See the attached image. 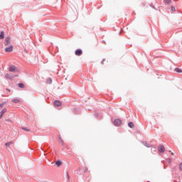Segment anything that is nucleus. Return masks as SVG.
<instances>
[{
	"mask_svg": "<svg viewBox=\"0 0 182 182\" xmlns=\"http://www.w3.org/2000/svg\"><path fill=\"white\" fill-rule=\"evenodd\" d=\"M46 82H47V83H48V85H52V78L48 77V78L47 79Z\"/></svg>",
	"mask_w": 182,
	"mask_h": 182,
	"instance_id": "16",
	"label": "nucleus"
},
{
	"mask_svg": "<svg viewBox=\"0 0 182 182\" xmlns=\"http://www.w3.org/2000/svg\"><path fill=\"white\" fill-rule=\"evenodd\" d=\"M11 43V37H6L4 41V46H8Z\"/></svg>",
	"mask_w": 182,
	"mask_h": 182,
	"instance_id": "5",
	"label": "nucleus"
},
{
	"mask_svg": "<svg viewBox=\"0 0 182 182\" xmlns=\"http://www.w3.org/2000/svg\"><path fill=\"white\" fill-rule=\"evenodd\" d=\"M11 144H12V141L6 143L5 146H6V147H9V146H11Z\"/></svg>",
	"mask_w": 182,
	"mask_h": 182,
	"instance_id": "20",
	"label": "nucleus"
},
{
	"mask_svg": "<svg viewBox=\"0 0 182 182\" xmlns=\"http://www.w3.org/2000/svg\"><path fill=\"white\" fill-rule=\"evenodd\" d=\"M6 90L7 92H11V90H9V89H8V88H6Z\"/></svg>",
	"mask_w": 182,
	"mask_h": 182,
	"instance_id": "28",
	"label": "nucleus"
},
{
	"mask_svg": "<svg viewBox=\"0 0 182 182\" xmlns=\"http://www.w3.org/2000/svg\"><path fill=\"white\" fill-rule=\"evenodd\" d=\"M179 169L182 171V163L179 164Z\"/></svg>",
	"mask_w": 182,
	"mask_h": 182,
	"instance_id": "23",
	"label": "nucleus"
},
{
	"mask_svg": "<svg viewBox=\"0 0 182 182\" xmlns=\"http://www.w3.org/2000/svg\"><path fill=\"white\" fill-rule=\"evenodd\" d=\"M128 126L129 127H130V129H133V127H134V123H133L132 122H130L128 123Z\"/></svg>",
	"mask_w": 182,
	"mask_h": 182,
	"instance_id": "13",
	"label": "nucleus"
},
{
	"mask_svg": "<svg viewBox=\"0 0 182 182\" xmlns=\"http://www.w3.org/2000/svg\"><path fill=\"white\" fill-rule=\"evenodd\" d=\"M18 86L21 89H23V87H25V85H23V83H18Z\"/></svg>",
	"mask_w": 182,
	"mask_h": 182,
	"instance_id": "17",
	"label": "nucleus"
},
{
	"mask_svg": "<svg viewBox=\"0 0 182 182\" xmlns=\"http://www.w3.org/2000/svg\"><path fill=\"white\" fill-rule=\"evenodd\" d=\"M171 10L173 11H176V7L172 6V7H171Z\"/></svg>",
	"mask_w": 182,
	"mask_h": 182,
	"instance_id": "24",
	"label": "nucleus"
},
{
	"mask_svg": "<svg viewBox=\"0 0 182 182\" xmlns=\"http://www.w3.org/2000/svg\"><path fill=\"white\" fill-rule=\"evenodd\" d=\"M9 71L14 72V73H18V72H19V70L15 65H10L9 68Z\"/></svg>",
	"mask_w": 182,
	"mask_h": 182,
	"instance_id": "1",
	"label": "nucleus"
},
{
	"mask_svg": "<svg viewBox=\"0 0 182 182\" xmlns=\"http://www.w3.org/2000/svg\"><path fill=\"white\" fill-rule=\"evenodd\" d=\"M6 112V108L3 109L0 112V119H2V117L4 116V114H5Z\"/></svg>",
	"mask_w": 182,
	"mask_h": 182,
	"instance_id": "9",
	"label": "nucleus"
},
{
	"mask_svg": "<svg viewBox=\"0 0 182 182\" xmlns=\"http://www.w3.org/2000/svg\"><path fill=\"white\" fill-rule=\"evenodd\" d=\"M122 33L121 32H119V35L121 34Z\"/></svg>",
	"mask_w": 182,
	"mask_h": 182,
	"instance_id": "33",
	"label": "nucleus"
},
{
	"mask_svg": "<svg viewBox=\"0 0 182 182\" xmlns=\"http://www.w3.org/2000/svg\"><path fill=\"white\" fill-rule=\"evenodd\" d=\"M14 77H15V76L13 74H8V73L5 74L6 79H10L11 80H12Z\"/></svg>",
	"mask_w": 182,
	"mask_h": 182,
	"instance_id": "6",
	"label": "nucleus"
},
{
	"mask_svg": "<svg viewBox=\"0 0 182 182\" xmlns=\"http://www.w3.org/2000/svg\"><path fill=\"white\" fill-rule=\"evenodd\" d=\"M59 141L63 144V140L59 136Z\"/></svg>",
	"mask_w": 182,
	"mask_h": 182,
	"instance_id": "22",
	"label": "nucleus"
},
{
	"mask_svg": "<svg viewBox=\"0 0 182 182\" xmlns=\"http://www.w3.org/2000/svg\"><path fill=\"white\" fill-rule=\"evenodd\" d=\"M95 117L97 118V119H100L101 116H100V114L96 112L95 114Z\"/></svg>",
	"mask_w": 182,
	"mask_h": 182,
	"instance_id": "18",
	"label": "nucleus"
},
{
	"mask_svg": "<svg viewBox=\"0 0 182 182\" xmlns=\"http://www.w3.org/2000/svg\"><path fill=\"white\" fill-rule=\"evenodd\" d=\"M105 60H106V59H103L101 62V64L103 65V63L105 62Z\"/></svg>",
	"mask_w": 182,
	"mask_h": 182,
	"instance_id": "26",
	"label": "nucleus"
},
{
	"mask_svg": "<svg viewBox=\"0 0 182 182\" xmlns=\"http://www.w3.org/2000/svg\"><path fill=\"white\" fill-rule=\"evenodd\" d=\"M171 161L170 159H168V163H171Z\"/></svg>",
	"mask_w": 182,
	"mask_h": 182,
	"instance_id": "31",
	"label": "nucleus"
},
{
	"mask_svg": "<svg viewBox=\"0 0 182 182\" xmlns=\"http://www.w3.org/2000/svg\"><path fill=\"white\" fill-rule=\"evenodd\" d=\"M14 77H18V75H14Z\"/></svg>",
	"mask_w": 182,
	"mask_h": 182,
	"instance_id": "30",
	"label": "nucleus"
},
{
	"mask_svg": "<svg viewBox=\"0 0 182 182\" xmlns=\"http://www.w3.org/2000/svg\"><path fill=\"white\" fill-rule=\"evenodd\" d=\"M158 150L159 153H164V151H166V148H164V146L163 145H159L158 146Z\"/></svg>",
	"mask_w": 182,
	"mask_h": 182,
	"instance_id": "4",
	"label": "nucleus"
},
{
	"mask_svg": "<svg viewBox=\"0 0 182 182\" xmlns=\"http://www.w3.org/2000/svg\"><path fill=\"white\" fill-rule=\"evenodd\" d=\"M21 129H22V130H24V132H31V129H29L25 127H23Z\"/></svg>",
	"mask_w": 182,
	"mask_h": 182,
	"instance_id": "19",
	"label": "nucleus"
},
{
	"mask_svg": "<svg viewBox=\"0 0 182 182\" xmlns=\"http://www.w3.org/2000/svg\"><path fill=\"white\" fill-rule=\"evenodd\" d=\"M6 122H11V119H6Z\"/></svg>",
	"mask_w": 182,
	"mask_h": 182,
	"instance_id": "29",
	"label": "nucleus"
},
{
	"mask_svg": "<svg viewBox=\"0 0 182 182\" xmlns=\"http://www.w3.org/2000/svg\"><path fill=\"white\" fill-rule=\"evenodd\" d=\"M76 56H81L82 53H83V51H82L81 49H77L75 52Z\"/></svg>",
	"mask_w": 182,
	"mask_h": 182,
	"instance_id": "7",
	"label": "nucleus"
},
{
	"mask_svg": "<svg viewBox=\"0 0 182 182\" xmlns=\"http://www.w3.org/2000/svg\"><path fill=\"white\" fill-rule=\"evenodd\" d=\"M55 164H56L57 167H60V166H62V161L58 160L55 161Z\"/></svg>",
	"mask_w": 182,
	"mask_h": 182,
	"instance_id": "12",
	"label": "nucleus"
},
{
	"mask_svg": "<svg viewBox=\"0 0 182 182\" xmlns=\"http://www.w3.org/2000/svg\"><path fill=\"white\" fill-rule=\"evenodd\" d=\"M4 107V104H0V109Z\"/></svg>",
	"mask_w": 182,
	"mask_h": 182,
	"instance_id": "27",
	"label": "nucleus"
},
{
	"mask_svg": "<svg viewBox=\"0 0 182 182\" xmlns=\"http://www.w3.org/2000/svg\"><path fill=\"white\" fill-rule=\"evenodd\" d=\"M174 154L173 153H171V155L173 156Z\"/></svg>",
	"mask_w": 182,
	"mask_h": 182,
	"instance_id": "32",
	"label": "nucleus"
},
{
	"mask_svg": "<svg viewBox=\"0 0 182 182\" xmlns=\"http://www.w3.org/2000/svg\"><path fill=\"white\" fill-rule=\"evenodd\" d=\"M114 126H120V124H122V120L120 119H116L114 121Z\"/></svg>",
	"mask_w": 182,
	"mask_h": 182,
	"instance_id": "3",
	"label": "nucleus"
},
{
	"mask_svg": "<svg viewBox=\"0 0 182 182\" xmlns=\"http://www.w3.org/2000/svg\"><path fill=\"white\" fill-rule=\"evenodd\" d=\"M54 106L55 107H59V106H62V102H60V101H59V100H55L54 102Z\"/></svg>",
	"mask_w": 182,
	"mask_h": 182,
	"instance_id": "8",
	"label": "nucleus"
},
{
	"mask_svg": "<svg viewBox=\"0 0 182 182\" xmlns=\"http://www.w3.org/2000/svg\"><path fill=\"white\" fill-rule=\"evenodd\" d=\"M142 144H144V146H145V147H148V148L151 147V144L147 143L146 141L142 142Z\"/></svg>",
	"mask_w": 182,
	"mask_h": 182,
	"instance_id": "10",
	"label": "nucleus"
},
{
	"mask_svg": "<svg viewBox=\"0 0 182 182\" xmlns=\"http://www.w3.org/2000/svg\"><path fill=\"white\" fill-rule=\"evenodd\" d=\"M171 2V0H164V4H170Z\"/></svg>",
	"mask_w": 182,
	"mask_h": 182,
	"instance_id": "21",
	"label": "nucleus"
},
{
	"mask_svg": "<svg viewBox=\"0 0 182 182\" xmlns=\"http://www.w3.org/2000/svg\"><path fill=\"white\" fill-rule=\"evenodd\" d=\"M175 72H176L177 73H182V70L178 68H176Z\"/></svg>",
	"mask_w": 182,
	"mask_h": 182,
	"instance_id": "15",
	"label": "nucleus"
},
{
	"mask_svg": "<svg viewBox=\"0 0 182 182\" xmlns=\"http://www.w3.org/2000/svg\"><path fill=\"white\" fill-rule=\"evenodd\" d=\"M20 102H21V100L19 99H14L11 100L12 103H16V104L19 103Z\"/></svg>",
	"mask_w": 182,
	"mask_h": 182,
	"instance_id": "11",
	"label": "nucleus"
},
{
	"mask_svg": "<svg viewBox=\"0 0 182 182\" xmlns=\"http://www.w3.org/2000/svg\"><path fill=\"white\" fill-rule=\"evenodd\" d=\"M12 50H14V46H10L9 47H6L5 48V52L6 53H9L12 52Z\"/></svg>",
	"mask_w": 182,
	"mask_h": 182,
	"instance_id": "2",
	"label": "nucleus"
},
{
	"mask_svg": "<svg viewBox=\"0 0 182 182\" xmlns=\"http://www.w3.org/2000/svg\"><path fill=\"white\" fill-rule=\"evenodd\" d=\"M67 178H68V180H69V178H70V177L69 176V173H67Z\"/></svg>",
	"mask_w": 182,
	"mask_h": 182,
	"instance_id": "25",
	"label": "nucleus"
},
{
	"mask_svg": "<svg viewBox=\"0 0 182 182\" xmlns=\"http://www.w3.org/2000/svg\"><path fill=\"white\" fill-rule=\"evenodd\" d=\"M4 38H5V33L4 31H1L0 39H4Z\"/></svg>",
	"mask_w": 182,
	"mask_h": 182,
	"instance_id": "14",
	"label": "nucleus"
}]
</instances>
